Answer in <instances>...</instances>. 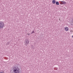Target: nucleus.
Instances as JSON below:
<instances>
[{
  "label": "nucleus",
  "instance_id": "obj_1",
  "mask_svg": "<svg viewBox=\"0 0 73 73\" xmlns=\"http://www.w3.org/2000/svg\"><path fill=\"white\" fill-rule=\"evenodd\" d=\"M14 70H13L15 73H20V69L17 66H15L14 67Z\"/></svg>",
  "mask_w": 73,
  "mask_h": 73
},
{
  "label": "nucleus",
  "instance_id": "obj_2",
  "mask_svg": "<svg viewBox=\"0 0 73 73\" xmlns=\"http://www.w3.org/2000/svg\"><path fill=\"white\" fill-rule=\"evenodd\" d=\"M25 43L26 46H27L29 44V40L28 39L26 38L25 40Z\"/></svg>",
  "mask_w": 73,
  "mask_h": 73
},
{
  "label": "nucleus",
  "instance_id": "obj_3",
  "mask_svg": "<svg viewBox=\"0 0 73 73\" xmlns=\"http://www.w3.org/2000/svg\"><path fill=\"white\" fill-rule=\"evenodd\" d=\"M4 27V23L2 21L0 22V28H3Z\"/></svg>",
  "mask_w": 73,
  "mask_h": 73
},
{
  "label": "nucleus",
  "instance_id": "obj_4",
  "mask_svg": "<svg viewBox=\"0 0 73 73\" xmlns=\"http://www.w3.org/2000/svg\"><path fill=\"white\" fill-rule=\"evenodd\" d=\"M61 3L60 4H66V2L64 1H61Z\"/></svg>",
  "mask_w": 73,
  "mask_h": 73
},
{
  "label": "nucleus",
  "instance_id": "obj_5",
  "mask_svg": "<svg viewBox=\"0 0 73 73\" xmlns=\"http://www.w3.org/2000/svg\"><path fill=\"white\" fill-rule=\"evenodd\" d=\"M65 30L66 31H68L69 30V28L67 27H66L65 28Z\"/></svg>",
  "mask_w": 73,
  "mask_h": 73
},
{
  "label": "nucleus",
  "instance_id": "obj_6",
  "mask_svg": "<svg viewBox=\"0 0 73 73\" xmlns=\"http://www.w3.org/2000/svg\"><path fill=\"white\" fill-rule=\"evenodd\" d=\"M56 0H53L52 1V3L53 4H55L56 3Z\"/></svg>",
  "mask_w": 73,
  "mask_h": 73
},
{
  "label": "nucleus",
  "instance_id": "obj_7",
  "mask_svg": "<svg viewBox=\"0 0 73 73\" xmlns=\"http://www.w3.org/2000/svg\"><path fill=\"white\" fill-rule=\"evenodd\" d=\"M56 5H59V2L58 1H56Z\"/></svg>",
  "mask_w": 73,
  "mask_h": 73
},
{
  "label": "nucleus",
  "instance_id": "obj_8",
  "mask_svg": "<svg viewBox=\"0 0 73 73\" xmlns=\"http://www.w3.org/2000/svg\"><path fill=\"white\" fill-rule=\"evenodd\" d=\"M34 32H35L34 31H32L31 34H32V33H34Z\"/></svg>",
  "mask_w": 73,
  "mask_h": 73
},
{
  "label": "nucleus",
  "instance_id": "obj_9",
  "mask_svg": "<svg viewBox=\"0 0 73 73\" xmlns=\"http://www.w3.org/2000/svg\"><path fill=\"white\" fill-rule=\"evenodd\" d=\"M8 43V44H9V43H10V42H7Z\"/></svg>",
  "mask_w": 73,
  "mask_h": 73
},
{
  "label": "nucleus",
  "instance_id": "obj_10",
  "mask_svg": "<svg viewBox=\"0 0 73 73\" xmlns=\"http://www.w3.org/2000/svg\"><path fill=\"white\" fill-rule=\"evenodd\" d=\"M28 36H29V35H30V33L28 34Z\"/></svg>",
  "mask_w": 73,
  "mask_h": 73
},
{
  "label": "nucleus",
  "instance_id": "obj_11",
  "mask_svg": "<svg viewBox=\"0 0 73 73\" xmlns=\"http://www.w3.org/2000/svg\"><path fill=\"white\" fill-rule=\"evenodd\" d=\"M0 73H3L2 72H0Z\"/></svg>",
  "mask_w": 73,
  "mask_h": 73
},
{
  "label": "nucleus",
  "instance_id": "obj_12",
  "mask_svg": "<svg viewBox=\"0 0 73 73\" xmlns=\"http://www.w3.org/2000/svg\"><path fill=\"white\" fill-rule=\"evenodd\" d=\"M72 38H73V35L72 36Z\"/></svg>",
  "mask_w": 73,
  "mask_h": 73
}]
</instances>
